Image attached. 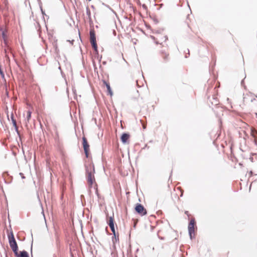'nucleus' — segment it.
Listing matches in <instances>:
<instances>
[{
  "mask_svg": "<svg viewBox=\"0 0 257 257\" xmlns=\"http://www.w3.org/2000/svg\"><path fill=\"white\" fill-rule=\"evenodd\" d=\"M185 214H186L188 217H189V216H190V214L189 213V212H188V211H186L185 212Z\"/></svg>",
  "mask_w": 257,
  "mask_h": 257,
  "instance_id": "dca6fc26",
  "label": "nucleus"
},
{
  "mask_svg": "<svg viewBox=\"0 0 257 257\" xmlns=\"http://www.w3.org/2000/svg\"><path fill=\"white\" fill-rule=\"evenodd\" d=\"M107 222L111 229V230L113 232V234L115 235L113 217L112 216L108 217Z\"/></svg>",
  "mask_w": 257,
  "mask_h": 257,
  "instance_id": "9d476101",
  "label": "nucleus"
},
{
  "mask_svg": "<svg viewBox=\"0 0 257 257\" xmlns=\"http://www.w3.org/2000/svg\"><path fill=\"white\" fill-rule=\"evenodd\" d=\"M130 136L128 134L124 133L121 137V141L123 144H125L128 142Z\"/></svg>",
  "mask_w": 257,
  "mask_h": 257,
  "instance_id": "9b49d317",
  "label": "nucleus"
},
{
  "mask_svg": "<svg viewBox=\"0 0 257 257\" xmlns=\"http://www.w3.org/2000/svg\"><path fill=\"white\" fill-rule=\"evenodd\" d=\"M16 257H29L28 253L26 251H22L18 252L17 251V253L15 254Z\"/></svg>",
  "mask_w": 257,
  "mask_h": 257,
  "instance_id": "f8f14e48",
  "label": "nucleus"
},
{
  "mask_svg": "<svg viewBox=\"0 0 257 257\" xmlns=\"http://www.w3.org/2000/svg\"><path fill=\"white\" fill-rule=\"evenodd\" d=\"M31 114H32V112L30 110H29L27 112V117L26 118H27L28 122H29V121L31 118Z\"/></svg>",
  "mask_w": 257,
  "mask_h": 257,
  "instance_id": "4468645a",
  "label": "nucleus"
},
{
  "mask_svg": "<svg viewBox=\"0 0 257 257\" xmlns=\"http://www.w3.org/2000/svg\"><path fill=\"white\" fill-rule=\"evenodd\" d=\"M251 135L254 139V143L257 145V131L254 129H251Z\"/></svg>",
  "mask_w": 257,
  "mask_h": 257,
  "instance_id": "ddd939ff",
  "label": "nucleus"
},
{
  "mask_svg": "<svg viewBox=\"0 0 257 257\" xmlns=\"http://www.w3.org/2000/svg\"><path fill=\"white\" fill-rule=\"evenodd\" d=\"M195 220L194 218H192L188 225V230L190 237L192 238L195 233Z\"/></svg>",
  "mask_w": 257,
  "mask_h": 257,
  "instance_id": "423d86ee",
  "label": "nucleus"
},
{
  "mask_svg": "<svg viewBox=\"0 0 257 257\" xmlns=\"http://www.w3.org/2000/svg\"><path fill=\"white\" fill-rule=\"evenodd\" d=\"M86 177L87 180V183L89 188L94 187L95 189L97 190V184L95 182V179L94 177V166L92 163H90L86 167Z\"/></svg>",
  "mask_w": 257,
  "mask_h": 257,
  "instance_id": "f257e3e1",
  "label": "nucleus"
},
{
  "mask_svg": "<svg viewBox=\"0 0 257 257\" xmlns=\"http://www.w3.org/2000/svg\"><path fill=\"white\" fill-rule=\"evenodd\" d=\"M161 55L162 57L163 60L164 62H167L169 59V53L168 52V49L166 47L163 48L162 50L161 51Z\"/></svg>",
  "mask_w": 257,
  "mask_h": 257,
  "instance_id": "6e6552de",
  "label": "nucleus"
},
{
  "mask_svg": "<svg viewBox=\"0 0 257 257\" xmlns=\"http://www.w3.org/2000/svg\"><path fill=\"white\" fill-rule=\"evenodd\" d=\"M8 238L11 248L14 251V253L16 254L17 251L18 250V246L12 232L10 234H8Z\"/></svg>",
  "mask_w": 257,
  "mask_h": 257,
  "instance_id": "7ed1b4c3",
  "label": "nucleus"
},
{
  "mask_svg": "<svg viewBox=\"0 0 257 257\" xmlns=\"http://www.w3.org/2000/svg\"><path fill=\"white\" fill-rule=\"evenodd\" d=\"M82 145L86 157L88 158L89 152V145L87 142V139L85 137H83L82 138Z\"/></svg>",
  "mask_w": 257,
  "mask_h": 257,
  "instance_id": "39448f33",
  "label": "nucleus"
},
{
  "mask_svg": "<svg viewBox=\"0 0 257 257\" xmlns=\"http://www.w3.org/2000/svg\"><path fill=\"white\" fill-rule=\"evenodd\" d=\"M243 102L244 105L257 108V96L251 93L243 95Z\"/></svg>",
  "mask_w": 257,
  "mask_h": 257,
  "instance_id": "f03ea898",
  "label": "nucleus"
},
{
  "mask_svg": "<svg viewBox=\"0 0 257 257\" xmlns=\"http://www.w3.org/2000/svg\"><path fill=\"white\" fill-rule=\"evenodd\" d=\"M0 31L2 33V36L3 39L4 41V43L6 45H7L8 43V31L6 27H1L0 28Z\"/></svg>",
  "mask_w": 257,
  "mask_h": 257,
  "instance_id": "1a4fd4ad",
  "label": "nucleus"
},
{
  "mask_svg": "<svg viewBox=\"0 0 257 257\" xmlns=\"http://www.w3.org/2000/svg\"><path fill=\"white\" fill-rule=\"evenodd\" d=\"M11 118H12V122H13V123L14 126H15V127L16 128H17V122H16V120L14 118V116H13V115H12V116H11Z\"/></svg>",
  "mask_w": 257,
  "mask_h": 257,
  "instance_id": "2eb2a0df",
  "label": "nucleus"
},
{
  "mask_svg": "<svg viewBox=\"0 0 257 257\" xmlns=\"http://www.w3.org/2000/svg\"><path fill=\"white\" fill-rule=\"evenodd\" d=\"M107 89H108V90L110 91V87L109 85H107Z\"/></svg>",
  "mask_w": 257,
  "mask_h": 257,
  "instance_id": "f3484780",
  "label": "nucleus"
},
{
  "mask_svg": "<svg viewBox=\"0 0 257 257\" xmlns=\"http://www.w3.org/2000/svg\"><path fill=\"white\" fill-rule=\"evenodd\" d=\"M90 41L92 45V48L95 52H98L97 46L96 44V37L95 32L93 30L90 31Z\"/></svg>",
  "mask_w": 257,
  "mask_h": 257,
  "instance_id": "20e7f679",
  "label": "nucleus"
},
{
  "mask_svg": "<svg viewBox=\"0 0 257 257\" xmlns=\"http://www.w3.org/2000/svg\"><path fill=\"white\" fill-rule=\"evenodd\" d=\"M88 1H91V0H88Z\"/></svg>",
  "mask_w": 257,
  "mask_h": 257,
  "instance_id": "6ab92c4d",
  "label": "nucleus"
},
{
  "mask_svg": "<svg viewBox=\"0 0 257 257\" xmlns=\"http://www.w3.org/2000/svg\"><path fill=\"white\" fill-rule=\"evenodd\" d=\"M143 127H144V128H146V126H145V125L143 124Z\"/></svg>",
  "mask_w": 257,
  "mask_h": 257,
  "instance_id": "a211bd4d",
  "label": "nucleus"
},
{
  "mask_svg": "<svg viewBox=\"0 0 257 257\" xmlns=\"http://www.w3.org/2000/svg\"><path fill=\"white\" fill-rule=\"evenodd\" d=\"M135 210L138 213L142 216L145 215L147 213L146 209L142 204L139 203L137 204L135 207Z\"/></svg>",
  "mask_w": 257,
  "mask_h": 257,
  "instance_id": "0eeeda50",
  "label": "nucleus"
}]
</instances>
